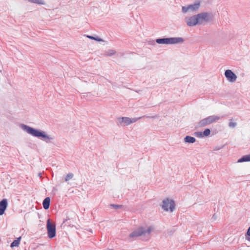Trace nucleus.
Masks as SVG:
<instances>
[{"label":"nucleus","mask_w":250,"mask_h":250,"mask_svg":"<svg viewBox=\"0 0 250 250\" xmlns=\"http://www.w3.org/2000/svg\"><path fill=\"white\" fill-rule=\"evenodd\" d=\"M247 234L250 236V227L249 228V229H248V230H247ZM247 239L249 240V241H250V238H247Z\"/></svg>","instance_id":"26"},{"label":"nucleus","mask_w":250,"mask_h":250,"mask_svg":"<svg viewBox=\"0 0 250 250\" xmlns=\"http://www.w3.org/2000/svg\"><path fill=\"white\" fill-rule=\"evenodd\" d=\"M194 135L198 137H202L203 136V132L200 131L195 132Z\"/></svg>","instance_id":"24"},{"label":"nucleus","mask_w":250,"mask_h":250,"mask_svg":"<svg viewBox=\"0 0 250 250\" xmlns=\"http://www.w3.org/2000/svg\"><path fill=\"white\" fill-rule=\"evenodd\" d=\"M70 219L69 217H67L66 219H64L62 225L70 226L71 224L70 222H69Z\"/></svg>","instance_id":"19"},{"label":"nucleus","mask_w":250,"mask_h":250,"mask_svg":"<svg viewBox=\"0 0 250 250\" xmlns=\"http://www.w3.org/2000/svg\"><path fill=\"white\" fill-rule=\"evenodd\" d=\"M220 117L218 116H209L201 120L198 124L199 127H203L218 121Z\"/></svg>","instance_id":"6"},{"label":"nucleus","mask_w":250,"mask_h":250,"mask_svg":"<svg viewBox=\"0 0 250 250\" xmlns=\"http://www.w3.org/2000/svg\"><path fill=\"white\" fill-rule=\"evenodd\" d=\"M50 199L49 197H46L43 201L42 205L45 209H47L49 208Z\"/></svg>","instance_id":"12"},{"label":"nucleus","mask_w":250,"mask_h":250,"mask_svg":"<svg viewBox=\"0 0 250 250\" xmlns=\"http://www.w3.org/2000/svg\"><path fill=\"white\" fill-rule=\"evenodd\" d=\"M213 217H214V218H215V216H214V215H213Z\"/></svg>","instance_id":"27"},{"label":"nucleus","mask_w":250,"mask_h":250,"mask_svg":"<svg viewBox=\"0 0 250 250\" xmlns=\"http://www.w3.org/2000/svg\"><path fill=\"white\" fill-rule=\"evenodd\" d=\"M211 13L204 12L185 18L186 22L188 26L192 27L197 25H204L212 20Z\"/></svg>","instance_id":"1"},{"label":"nucleus","mask_w":250,"mask_h":250,"mask_svg":"<svg viewBox=\"0 0 250 250\" xmlns=\"http://www.w3.org/2000/svg\"><path fill=\"white\" fill-rule=\"evenodd\" d=\"M213 217H214V218H215V216H214V215H213Z\"/></svg>","instance_id":"28"},{"label":"nucleus","mask_w":250,"mask_h":250,"mask_svg":"<svg viewBox=\"0 0 250 250\" xmlns=\"http://www.w3.org/2000/svg\"><path fill=\"white\" fill-rule=\"evenodd\" d=\"M31 3H36L41 5H44L45 2L43 0H28Z\"/></svg>","instance_id":"16"},{"label":"nucleus","mask_w":250,"mask_h":250,"mask_svg":"<svg viewBox=\"0 0 250 250\" xmlns=\"http://www.w3.org/2000/svg\"><path fill=\"white\" fill-rule=\"evenodd\" d=\"M110 206L115 209L121 208L123 207V205L111 204Z\"/></svg>","instance_id":"23"},{"label":"nucleus","mask_w":250,"mask_h":250,"mask_svg":"<svg viewBox=\"0 0 250 250\" xmlns=\"http://www.w3.org/2000/svg\"><path fill=\"white\" fill-rule=\"evenodd\" d=\"M250 161V154L248 155H245L243 156L242 158L239 159L237 162L238 163H242L245 162H249Z\"/></svg>","instance_id":"14"},{"label":"nucleus","mask_w":250,"mask_h":250,"mask_svg":"<svg viewBox=\"0 0 250 250\" xmlns=\"http://www.w3.org/2000/svg\"><path fill=\"white\" fill-rule=\"evenodd\" d=\"M162 208L165 211H168L169 209L172 212L175 208V203L172 200H169L167 198L163 200Z\"/></svg>","instance_id":"7"},{"label":"nucleus","mask_w":250,"mask_h":250,"mask_svg":"<svg viewBox=\"0 0 250 250\" xmlns=\"http://www.w3.org/2000/svg\"><path fill=\"white\" fill-rule=\"evenodd\" d=\"M232 121V119L229 120V126L230 128H234L236 126L237 123L236 122H233Z\"/></svg>","instance_id":"21"},{"label":"nucleus","mask_w":250,"mask_h":250,"mask_svg":"<svg viewBox=\"0 0 250 250\" xmlns=\"http://www.w3.org/2000/svg\"><path fill=\"white\" fill-rule=\"evenodd\" d=\"M210 129L208 128H207L203 132V135L205 136H208L210 134Z\"/></svg>","instance_id":"22"},{"label":"nucleus","mask_w":250,"mask_h":250,"mask_svg":"<svg viewBox=\"0 0 250 250\" xmlns=\"http://www.w3.org/2000/svg\"><path fill=\"white\" fill-rule=\"evenodd\" d=\"M74 176V174L72 173H69L67 174L65 178V181L66 182L68 181L69 180L71 179Z\"/></svg>","instance_id":"20"},{"label":"nucleus","mask_w":250,"mask_h":250,"mask_svg":"<svg viewBox=\"0 0 250 250\" xmlns=\"http://www.w3.org/2000/svg\"><path fill=\"white\" fill-rule=\"evenodd\" d=\"M184 42L183 38L181 37H174L167 38H160L156 40V42L158 44H173L183 43Z\"/></svg>","instance_id":"5"},{"label":"nucleus","mask_w":250,"mask_h":250,"mask_svg":"<svg viewBox=\"0 0 250 250\" xmlns=\"http://www.w3.org/2000/svg\"><path fill=\"white\" fill-rule=\"evenodd\" d=\"M21 237H20L19 238H17L16 240H15L11 244V247L13 248L14 247H18L20 243Z\"/></svg>","instance_id":"15"},{"label":"nucleus","mask_w":250,"mask_h":250,"mask_svg":"<svg viewBox=\"0 0 250 250\" xmlns=\"http://www.w3.org/2000/svg\"><path fill=\"white\" fill-rule=\"evenodd\" d=\"M222 146H215L213 150H220V149L222 148Z\"/></svg>","instance_id":"25"},{"label":"nucleus","mask_w":250,"mask_h":250,"mask_svg":"<svg viewBox=\"0 0 250 250\" xmlns=\"http://www.w3.org/2000/svg\"><path fill=\"white\" fill-rule=\"evenodd\" d=\"M20 126L22 129L28 134L34 137L40 138L46 143H50L54 139L53 136L47 135L44 131L36 129L24 124H21Z\"/></svg>","instance_id":"2"},{"label":"nucleus","mask_w":250,"mask_h":250,"mask_svg":"<svg viewBox=\"0 0 250 250\" xmlns=\"http://www.w3.org/2000/svg\"><path fill=\"white\" fill-rule=\"evenodd\" d=\"M7 207V201L3 199L0 202V215H2Z\"/></svg>","instance_id":"11"},{"label":"nucleus","mask_w":250,"mask_h":250,"mask_svg":"<svg viewBox=\"0 0 250 250\" xmlns=\"http://www.w3.org/2000/svg\"><path fill=\"white\" fill-rule=\"evenodd\" d=\"M225 76L227 80L230 82H234L236 81L237 76L231 70H226Z\"/></svg>","instance_id":"10"},{"label":"nucleus","mask_w":250,"mask_h":250,"mask_svg":"<svg viewBox=\"0 0 250 250\" xmlns=\"http://www.w3.org/2000/svg\"><path fill=\"white\" fill-rule=\"evenodd\" d=\"M116 53V51L113 49H109L105 51V55L107 56H111L115 55Z\"/></svg>","instance_id":"17"},{"label":"nucleus","mask_w":250,"mask_h":250,"mask_svg":"<svg viewBox=\"0 0 250 250\" xmlns=\"http://www.w3.org/2000/svg\"><path fill=\"white\" fill-rule=\"evenodd\" d=\"M146 117L148 118H152V119H154V118H156V117L155 116H152V117L144 116L143 117H140L138 118H130L129 117H120L117 119V124L118 125H120V126L128 125H130L131 124L136 122L138 120L141 119V118H142L143 117Z\"/></svg>","instance_id":"3"},{"label":"nucleus","mask_w":250,"mask_h":250,"mask_svg":"<svg viewBox=\"0 0 250 250\" xmlns=\"http://www.w3.org/2000/svg\"><path fill=\"white\" fill-rule=\"evenodd\" d=\"M153 229L154 228L152 226H149L146 228L141 227L132 232L129 236L130 238H134L142 235H149Z\"/></svg>","instance_id":"4"},{"label":"nucleus","mask_w":250,"mask_h":250,"mask_svg":"<svg viewBox=\"0 0 250 250\" xmlns=\"http://www.w3.org/2000/svg\"><path fill=\"white\" fill-rule=\"evenodd\" d=\"M184 141L186 143H194L196 141V139L193 137L186 136L184 138Z\"/></svg>","instance_id":"13"},{"label":"nucleus","mask_w":250,"mask_h":250,"mask_svg":"<svg viewBox=\"0 0 250 250\" xmlns=\"http://www.w3.org/2000/svg\"><path fill=\"white\" fill-rule=\"evenodd\" d=\"M86 37L90 39L95 40V41H97L98 42L103 41V40L102 39L99 38L98 37H95L94 36H90V35H87Z\"/></svg>","instance_id":"18"},{"label":"nucleus","mask_w":250,"mask_h":250,"mask_svg":"<svg viewBox=\"0 0 250 250\" xmlns=\"http://www.w3.org/2000/svg\"><path fill=\"white\" fill-rule=\"evenodd\" d=\"M48 236L50 238H53L56 236V226L55 225L50 223L49 220L47 221L46 225Z\"/></svg>","instance_id":"9"},{"label":"nucleus","mask_w":250,"mask_h":250,"mask_svg":"<svg viewBox=\"0 0 250 250\" xmlns=\"http://www.w3.org/2000/svg\"><path fill=\"white\" fill-rule=\"evenodd\" d=\"M200 6V2H197L193 4L188 5L187 6H182V11L183 13H186L189 11L191 12H196L198 10Z\"/></svg>","instance_id":"8"}]
</instances>
